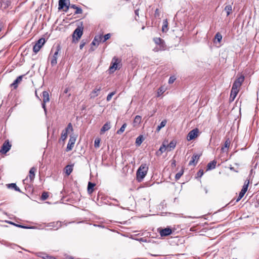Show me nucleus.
I'll return each mask as SVG.
<instances>
[{"mask_svg":"<svg viewBox=\"0 0 259 259\" xmlns=\"http://www.w3.org/2000/svg\"><path fill=\"white\" fill-rule=\"evenodd\" d=\"M148 170V167L145 163L142 164L139 167L136 173L137 180L140 182L145 178L147 174Z\"/></svg>","mask_w":259,"mask_h":259,"instance_id":"obj_1","label":"nucleus"},{"mask_svg":"<svg viewBox=\"0 0 259 259\" xmlns=\"http://www.w3.org/2000/svg\"><path fill=\"white\" fill-rule=\"evenodd\" d=\"M61 51V47L58 46L54 52L53 56L51 57V64L52 66H55L57 63V59L58 57L59 52Z\"/></svg>","mask_w":259,"mask_h":259,"instance_id":"obj_2","label":"nucleus"},{"mask_svg":"<svg viewBox=\"0 0 259 259\" xmlns=\"http://www.w3.org/2000/svg\"><path fill=\"white\" fill-rule=\"evenodd\" d=\"M45 42V39L44 38L39 39L36 43L34 45L33 48V52L36 54L39 52L41 47L44 45Z\"/></svg>","mask_w":259,"mask_h":259,"instance_id":"obj_3","label":"nucleus"},{"mask_svg":"<svg viewBox=\"0 0 259 259\" xmlns=\"http://www.w3.org/2000/svg\"><path fill=\"white\" fill-rule=\"evenodd\" d=\"M83 33V28L81 27H77L75 30L74 31L73 34H72V37L73 39H76V40H78L80 38Z\"/></svg>","mask_w":259,"mask_h":259,"instance_id":"obj_4","label":"nucleus"},{"mask_svg":"<svg viewBox=\"0 0 259 259\" xmlns=\"http://www.w3.org/2000/svg\"><path fill=\"white\" fill-rule=\"evenodd\" d=\"M11 146L12 145L10 144L9 140L5 141L1 147L0 152L2 154H6L10 150Z\"/></svg>","mask_w":259,"mask_h":259,"instance_id":"obj_5","label":"nucleus"},{"mask_svg":"<svg viewBox=\"0 0 259 259\" xmlns=\"http://www.w3.org/2000/svg\"><path fill=\"white\" fill-rule=\"evenodd\" d=\"M199 130L195 128L191 131L188 134L187 139L188 141H191L196 138L198 135Z\"/></svg>","mask_w":259,"mask_h":259,"instance_id":"obj_6","label":"nucleus"},{"mask_svg":"<svg viewBox=\"0 0 259 259\" xmlns=\"http://www.w3.org/2000/svg\"><path fill=\"white\" fill-rule=\"evenodd\" d=\"M102 87L101 85H96L95 89L93 90L90 94L91 99H94L99 95V92L101 90Z\"/></svg>","mask_w":259,"mask_h":259,"instance_id":"obj_7","label":"nucleus"},{"mask_svg":"<svg viewBox=\"0 0 259 259\" xmlns=\"http://www.w3.org/2000/svg\"><path fill=\"white\" fill-rule=\"evenodd\" d=\"M76 141V138L73 136H70V139L69 140L66 151L67 152L71 150L74 147V145L75 144Z\"/></svg>","mask_w":259,"mask_h":259,"instance_id":"obj_8","label":"nucleus"},{"mask_svg":"<svg viewBox=\"0 0 259 259\" xmlns=\"http://www.w3.org/2000/svg\"><path fill=\"white\" fill-rule=\"evenodd\" d=\"M159 233L161 237L167 236L172 233V230L169 228L165 229H158Z\"/></svg>","mask_w":259,"mask_h":259,"instance_id":"obj_9","label":"nucleus"},{"mask_svg":"<svg viewBox=\"0 0 259 259\" xmlns=\"http://www.w3.org/2000/svg\"><path fill=\"white\" fill-rule=\"evenodd\" d=\"M69 3L68 4V5L67 4V3L66 2V0H59L58 9L61 10L63 9L64 8H65L66 9L64 10V11L67 12L69 8Z\"/></svg>","mask_w":259,"mask_h":259,"instance_id":"obj_10","label":"nucleus"},{"mask_svg":"<svg viewBox=\"0 0 259 259\" xmlns=\"http://www.w3.org/2000/svg\"><path fill=\"white\" fill-rule=\"evenodd\" d=\"M62 222L60 221H57L56 222H51L47 224L46 225L48 227H52L54 228L55 230H58L62 226Z\"/></svg>","mask_w":259,"mask_h":259,"instance_id":"obj_11","label":"nucleus"},{"mask_svg":"<svg viewBox=\"0 0 259 259\" xmlns=\"http://www.w3.org/2000/svg\"><path fill=\"white\" fill-rule=\"evenodd\" d=\"M37 255L43 259H57L55 257L42 252H38Z\"/></svg>","mask_w":259,"mask_h":259,"instance_id":"obj_12","label":"nucleus"},{"mask_svg":"<svg viewBox=\"0 0 259 259\" xmlns=\"http://www.w3.org/2000/svg\"><path fill=\"white\" fill-rule=\"evenodd\" d=\"M36 171V168L34 167H32L30 168L29 170V179H30V182H32L35 178V172Z\"/></svg>","mask_w":259,"mask_h":259,"instance_id":"obj_13","label":"nucleus"},{"mask_svg":"<svg viewBox=\"0 0 259 259\" xmlns=\"http://www.w3.org/2000/svg\"><path fill=\"white\" fill-rule=\"evenodd\" d=\"M69 8L75 10V11L74 12V14H80L82 13V10L80 7H79L74 4H69Z\"/></svg>","mask_w":259,"mask_h":259,"instance_id":"obj_14","label":"nucleus"},{"mask_svg":"<svg viewBox=\"0 0 259 259\" xmlns=\"http://www.w3.org/2000/svg\"><path fill=\"white\" fill-rule=\"evenodd\" d=\"M23 77V75L19 76L11 84V86L13 87L16 89L18 87V84L22 81Z\"/></svg>","mask_w":259,"mask_h":259,"instance_id":"obj_15","label":"nucleus"},{"mask_svg":"<svg viewBox=\"0 0 259 259\" xmlns=\"http://www.w3.org/2000/svg\"><path fill=\"white\" fill-rule=\"evenodd\" d=\"M199 157H200V156L198 155V154L194 155L192 156L191 160L189 161V165H195L197 163V161L199 158Z\"/></svg>","mask_w":259,"mask_h":259,"instance_id":"obj_16","label":"nucleus"},{"mask_svg":"<svg viewBox=\"0 0 259 259\" xmlns=\"http://www.w3.org/2000/svg\"><path fill=\"white\" fill-rule=\"evenodd\" d=\"M111 128V125L110 122H107L101 129V133H103L106 131H108Z\"/></svg>","mask_w":259,"mask_h":259,"instance_id":"obj_17","label":"nucleus"},{"mask_svg":"<svg viewBox=\"0 0 259 259\" xmlns=\"http://www.w3.org/2000/svg\"><path fill=\"white\" fill-rule=\"evenodd\" d=\"M43 102L45 103L49 102L50 101V97L48 92L44 91L42 92Z\"/></svg>","mask_w":259,"mask_h":259,"instance_id":"obj_18","label":"nucleus"},{"mask_svg":"<svg viewBox=\"0 0 259 259\" xmlns=\"http://www.w3.org/2000/svg\"><path fill=\"white\" fill-rule=\"evenodd\" d=\"M176 146V142L175 140L171 141L168 144L166 145L168 151L173 150Z\"/></svg>","mask_w":259,"mask_h":259,"instance_id":"obj_19","label":"nucleus"},{"mask_svg":"<svg viewBox=\"0 0 259 259\" xmlns=\"http://www.w3.org/2000/svg\"><path fill=\"white\" fill-rule=\"evenodd\" d=\"M216 164L217 161L215 160H213L209 162L207 165V170H211L215 168Z\"/></svg>","mask_w":259,"mask_h":259,"instance_id":"obj_20","label":"nucleus"},{"mask_svg":"<svg viewBox=\"0 0 259 259\" xmlns=\"http://www.w3.org/2000/svg\"><path fill=\"white\" fill-rule=\"evenodd\" d=\"M238 92H239L238 90L231 89L230 100L232 101H233L235 99V98H236Z\"/></svg>","mask_w":259,"mask_h":259,"instance_id":"obj_21","label":"nucleus"},{"mask_svg":"<svg viewBox=\"0 0 259 259\" xmlns=\"http://www.w3.org/2000/svg\"><path fill=\"white\" fill-rule=\"evenodd\" d=\"M95 184L94 183L89 182L88 185V192L89 194H91L93 193L94 191L93 188L95 187Z\"/></svg>","mask_w":259,"mask_h":259,"instance_id":"obj_22","label":"nucleus"},{"mask_svg":"<svg viewBox=\"0 0 259 259\" xmlns=\"http://www.w3.org/2000/svg\"><path fill=\"white\" fill-rule=\"evenodd\" d=\"M168 29V22L167 19H165L163 21L162 31L163 32H166Z\"/></svg>","mask_w":259,"mask_h":259,"instance_id":"obj_23","label":"nucleus"},{"mask_svg":"<svg viewBox=\"0 0 259 259\" xmlns=\"http://www.w3.org/2000/svg\"><path fill=\"white\" fill-rule=\"evenodd\" d=\"M225 11H226L227 13V16H228L231 13L232 11V6L230 5H227L225 7L224 9Z\"/></svg>","mask_w":259,"mask_h":259,"instance_id":"obj_24","label":"nucleus"},{"mask_svg":"<svg viewBox=\"0 0 259 259\" xmlns=\"http://www.w3.org/2000/svg\"><path fill=\"white\" fill-rule=\"evenodd\" d=\"M103 40V36L102 35H96L94 38V41H97V46L99 45V42H102Z\"/></svg>","mask_w":259,"mask_h":259,"instance_id":"obj_25","label":"nucleus"},{"mask_svg":"<svg viewBox=\"0 0 259 259\" xmlns=\"http://www.w3.org/2000/svg\"><path fill=\"white\" fill-rule=\"evenodd\" d=\"M144 140V138L143 136L140 135L139 137H138L136 140V144L138 146H140L142 143L143 142Z\"/></svg>","mask_w":259,"mask_h":259,"instance_id":"obj_26","label":"nucleus"},{"mask_svg":"<svg viewBox=\"0 0 259 259\" xmlns=\"http://www.w3.org/2000/svg\"><path fill=\"white\" fill-rule=\"evenodd\" d=\"M73 170L72 165H68L65 167V172L67 176H69Z\"/></svg>","mask_w":259,"mask_h":259,"instance_id":"obj_27","label":"nucleus"},{"mask_svg":"<svg viewBox=\"0 0 259 259\" xmlns=\"http://www.w3.org/2000/svg\"><path fill=\"white\" fill-rule=\"evenodd\" d=\"M117 63L116 62H115L109 67V71L110 72H113L117 69Z\"/></svg>","mask_w":259,"mask_h":259,"instance_id":"obj_28","label":"nucleus"},{"mask_svg":"<svg viewBox=\"0 0 259 259\" xmlns=\"http://www.w3.org/2000/svg\"><path fill=\"white\" fill-rule=\"evenodd\" d=\"M8 187L14 189L16 191H18V192H21V191L20 189H19V188L17 186V185H16V184H15V183L9 184V185H8Z\"/></svg>","mask_w":259,"mask_h":259,"instance_id":"obj_29","label":"nucleus"},{"mask_svg":"<svg viewBox=\"0 0 259 259\" xmlns=\"http://www.w3.org/2000/svg\"><path fill=\"white\" fill-rule=\"evenodd\" d=\"M166 122H167V121H166V120H162L161 122V123H160V124L157 127L156 130L157 131H159L161 128H162L164 126H165V125H166Z\"/></svg>","mask_w":259,"mask_h":259,"instance_id":"obj_30","label":"nucleus"},{"mask_svg":"<svg viewBox=\"0 0 259 259\" xmlns=\"http://www.w3.org/2000/svg\"><path fill=\"white\" fill-rule=\"evenodd\" d=\"M244 80V76L243 75H241L240 77H238L235 81L237 83H239L241 85L242 82Z\"/></svg>","mask_w":259,"mask_h":259,"instance_id":"obj_31","label":"nucleus"},{"mask_svg":"<svg viewBox=\"0 0 259 259\" xmlns=\"http://www.w3.org/2000/svg\"><path fill=\"white\" fill-rule=\"evenodd\" d=\"M126 127V123H124L121 126V127L120 128V129L117 131L116 133L118 135L121 134L124 131Z\"/></svg>","mask_w":259,"mask_h":259,"instance_id":"obj_32","label":"nucleus"},{"mask_svg":"<svg viewBox=\"0 0 259 259\" xmlns=\"http://www.w3.org/2000/svg\"><path fill=\"white\" fill-rule=\"evenodd\" d=\"M142 117L139 115H137L135 117L134 122L135 124H139L141 122Z\"/></svg>","mask_w":259,"mask_h":259,"instance_id":"obj_33","label":"nucleus"},{"mask_svg":"<svg viewBox=\"0 0 259 259\" xmlns=\"http://www.w3.org/2000/svg\"><path fill=\"white\" fill-rule=\"evenodd\" d=\"M230 141L229 139H228L227 140H226L225 142V144H224V147H222L221 150L222 151H224V149L225 148H229V146H230Z\"/></svg>","mask_w":259,"mask_h":259,"instance_id":"obj_34","label":"nucleus"},{"mask_svg":"<svg viewBox=\"0 0 259 259\" xmlns=\"http://www.w3.org/2000/svg\"><path fill=\"white\" fill-rule=\"evenodd\" d=\"M153 40L157 45H160L163 42V40L160 37H155L153 39Z\"/></svg>","mask_w":259,"mask_h":259,"instance_id":"obj_35","label":"nucleus"},{"mask_svg":"<svg viewBox=\"0 0 259 259\" xmlns=\"http://www.w3.org/2000/svg\"><path fill=\"white\" fill-rule=\"evenodd\" d=\"M68 132L67 131L63 130L61 133V139L64 141L67 137Z\"/></svg>","mask_w":259,"mask_h":259,"instance_id":"obj_36","label":"nucleus"},{"mask_svg":"<svg viewBox=\"0 0 259 259\" xmlns=\"http://www.w3.org/2000/svg\"><path fill=\"white\" fill-rule=\"evenodd\" d=\"M241 87V85L239 83H237L236 82L234 81L232 89L235 90H238L239 91V88Z\"/></svg>","mask_w":259,"mask_h":259,"instance_id":"obj_37","label":"nucleus"},{"mask_svg":"<svg viewBox=\"0 0 259 259\" xmlns=\"http://www.w3.org/2000/svg\"><path fill=\"white\" fill-rule=\"evenodd\" d=\"M249 180H246L244 182V185L243 186L242 190H243V191L246 192L248 189V185H249Z\"/></svg>","mask_w":259,"mask_h":259,"instance_id":"obj_38","label":"nucleus"},{"mask_svg":"<svg viewBox=\"0 0 259 259\" xmlns=\"http://www.w3.org/2000/svg\"><path fill=\"white\" fill-rule=\"evenodd\" d=\"M49 197V194L47 192H44L41 196V199L42 200H46Z\"/></svg>","mask_w":259,"mask_h":259,"instance_id":"obj_39","label":"nucleus"},{"mask_svg":"<svg viewBox=\"0 0 259 259\" xmlns=\"http://www.w3.org/2000/svg\"><path fill=\"white\" fill-rule=\"evenodd\" d=\"M215 38L218 40V42H220L222 39V35L220 32H217L215 35Z\"/></svg>","mask_w":259,"mask_h":259,"instance_id":"obj_40","label":"nucleus"},{"mask_svg":"<svg viewBox=\"0 0 259 259\" xmlns=\"http://www.w3.org/2000/svg\"><path fill=\"white\" fill-rule=\"evenodd\" d=\"M183 170H180L178 172L175 176V179L176 180H178L181 177V176L183 175Z\"/></svg>","mask_w":259,"mask_h":259,"instance_id":"obj_41","label":"nucleus"},{"mask_svg":"<svg viewBox=\"0 0 259 259\" xmlns=\"http://www.w3.org/2000/svg\"><path fill=\"white\" fill-rule=\"evenodd\" d=\"M116 93V92H112L109 94L107 97L106 100L109 102L111 100L112 97L114 96Z\"/></svg>","mask_w":259,"mask_h":259,"instance_id":"obj_42","label":"nucleus"},{"mask_svg":"<svg viewBox=\"0 0 259 259\" xmlns=\"http://www.w3.org/2000/svg\"><path fill=\"white\" fill-rule=\"evenodd\" d=\"M166 149H167L166 145H165L164 144H162L159 148V151L161 152V153H163L165 152Z\"/></svg>","mask_w":259,"mask_h":259,"instance_id":"obj_43","label":"nucleus"},{"mask_svg":"<svg viewBox=\"0 0 259 259\" xmlns=\"http://www.w3.org/2000/svg\"><path fill=\"white\" fill-rule=\"evenodd\" d=\"M164 91L165 90L164 88L160 87V88H159L157 92V96L159 97L160 96H161L164 92Z\"/></svg>","mask_w":259,"mask_h":259,"instance_id":"obj_44","label":"nucleus"},{"mask_svg":"<svg viewBox=\"0 0 259 259\" xmlns=\"http://www.w3.org/2000/svg\"><path fill=\"white\" fill-rule=\"evenodd\" d=\"M100 139H96L94 142V146L95 148H99L100 146Z\"/></svg>","mask_w":259,"mask_h":259,"instance_id":"obj_45","label":"nucleus"},{"mask_svg":"<svg viewBox=\"0 0 259 259\" xmlns=\"http://www.w3.org/2000/svg\"><path fill=\"white\" fill-rule=\"evenodd\" d=\"M111 37V34L110 33H107L103 36V40H102V42H105L107 40L109 39Z\"/></svg>","mask_w":259,"mask_h":259,"instance_id":"obj_46","label":"nucleus"},{"mask_svg":"<svg viewBox=\"0 0 259 259\" xmlns=\"http://www.w3.org/2000/svg\"><path fill=\"white\" fill-rule=\"evenodd\" d=\"M69 130H70L71 131H73V127L71 123H69L67 125V127L64 130V131H67V132H68Z\"/></svg>","mask_w":259,"mask_h":259,"instance_id":"obj_47","label":"nucleus"},{"mask_svg":"<svg viewBox=\"0 0 259 259\" xmlns=\"http://www.w3.org/2000/svg\"><path fill=\"white\" fill-rule=\"evenodd\" d=\"M10 224H13L18 227H19V228H28L27 227H26V226H23V225H18V224H16L14 223H12V222H10Z\"/></svg>","mask_w":259,"mask_h":259,"instance_id":"obj_48","label":"nucleus"},{"mask_svg":"<svg viewBox=\"0 0 259 259\" xmlns=\"http://www.w3.org/2000/svg\"><path fill=\"white\" fill-rule=\"evenodd\" d=\"M203 170L202 169H200L197 173V175L198 177H201L203 175Z\"/></svg>","mask_w":259,"mask_h":259,"instance_id":"obj_49","label":"nucleus"},{"mask_svg":"<svg viewBox=\"0 0 259 259\" xmlns=\"http://www.w3.org/2000/svg\"><path fill=\"white\" fill-rule=\"evenodd\" d=\"M175 80V78L173 77H170V78H169V80H168V82L169 83H172Z\"/></svg>","mask_w":259,"mask_h":259,"instance_id":"obj_50","label":"nucleus"},{"mask_svg":"<svg viewBox=\"0 0 259 259\" xmlns=\"http://www.w3.org/2000/svg\"><path fill=\"white\" fill-rule=\"evenodd\" d=\"M246 192H245L244 191H243V190H241V191H240V192L239 193V196L243 197Z\"/></svg>","mask_w":259,"mask_h":259,"instance_id":"obj_51","label":"nucleus"},{"mask_svg":"<svg viewBox=\"0 0 259 259\" xmlns=\"http://www.w3.org/2000/svg\"><path fill=\"white\" fill-rule=\"evenodd\" d=\"M46 103H45L43 102L42 103V107L44 109V111H45V113H47V109H46Z\"/></svg>","mask_w":259,"mask_h":259,"instance_id":"obj_52","label":"nucleus"},{"mask_svg":"<svg viewBox=\"0 0 259 259\" xmlns=\"http://www.w3.org/2000/svg\"><path fill=\"white\" fill-rule=\"evenodd\" d=\"M154 15L155 17L159 16V10L158 9H156V10L155 11Z\"/></svg>","mask_w":259,"mask_h":259,"instance_id":"obj_53","label":"nucleus"},{"mask_svg":"<svg viewBox=\"0 0 259 259\" xmlns=\"http://www.w3.org/2000/svg\"><path fill=\"white\" fill-rule=\"evenodd\" d=\"M85 43L84 42L81 41V44H80V46H79L80 49H82L83 48V47L85 45Z\"/></svg>","mask_w":259,"mask_h":259,"instance_id":"obj_54","label":"nucleus"},{"mask_svg":"<svg viewBox=\"0 0 259 259\" xmlns=\"http://www.w3.org/2000/svg\"><path fill=\"white\" fill-rule=\"evenodd\" d=\"M3 27H4V24H3V22H0V32L2 30Z\"/></svg>","mask_w":259,"mask_h":259,"instance_id":"obj_55","label":"nucleus"},{"mask_svg":"<svg viewBox=\"0 0 259 259\" xmlns=\"http://www.w3.org/2000/svg\"><path fill=\"white\" fill-rule=\"evenodd\" d=\"M69 88H66L64 90V93L65 94H67V93H68V92L69 91Z\"/></svg>","mask_w":259,"mask_h":259,"instance_id":"obj_56","label":"nucleus"},{"mask_svg":"<svg viewBox=\"0 0 259 259\" xmlns=\"http://www.w3.org/2000/svg\"><path fill=\"white\" fill-rule=\"evenodd\" d=\"M92 44L93 45H95V46L97 45V41H94V39L93 40Z\"/></svg>","mask_w":259,"mask_h":259,"instance_id":"obj_57","label":"nucleus"},{"mask_svg":"<svg viewBox=\"0 0 259 259\" xmlns=\"http://www.w3.org/2000/svg\"><path fill=\"white\" fill-rule=\"evenodd\" d=\"M242 198V197L239 196L237 199H236V202H238Z\"/></svg>","mask_w":259,"mask_h":259,"instance_id":"obj_58","label":"nucleus"},{"mask_svg":"<svg viewBox=\"0 0 259 259\" xmlns=\"http://www.w3.org/2000/svg\"><path fill=\"white\" fill-rule=\"evenodd\" d=\"M172 165H176V161L175 160H174L171 163Z\"/></svg>","mask_w":259,"mask_h":259,"instance_id":"obj_59","label":"nucleus"},{"mask_svg":"<svg viewBox=\"0 0 259 259\" xmlns=\"http://www.w3.org/2000/svg\"><path fill=\"white\" fill-rule=\"evenodd\" d=\"M135 14H136L137 15H138V10H136V11H135Z\"/></svg>","mask_w":259,"mask_h":259,"instance_id":"obj_60","label":"nucleus"},{"mask_svg":"<svg viewBox=\"0 0 259 259\" xmlns=\"http://www.w3.org/2000/svg\"><path fill=\"white\" fill-rule=\"evenodd\" d=\"M230 169H231V170H232V169H234V168H233V167H231V168H230Z\"/></svg>","mask_w":259,"mask_h":259,"instance_id":"obj_61","label":"nucleus"}]
</instances>
